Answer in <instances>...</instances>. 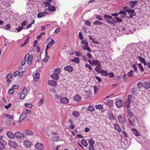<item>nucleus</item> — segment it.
Returning <instances> with one entry per match:
<instances>
[{"label":"nucleus","mask_w":150,"mask_h":150,"mask_svg":"<svg viewBox=\"0 0 150 150\" xmlns=\"http://www.w3.org/2000/svg\"><path fill=\"white\" fill-rule=\"evenodd\" d=\"M44 99L43 98L41 99L38 104V106H40L42 105Z\"/></svg>","instance_id":"ea45409f"},{"label":"nucleus","mask_w":150,"mask_h":150,"mask_svg":"<svg viewBox=\"0 0 150 150\" xmlns=\"http://www.w3.org/2000/svg\"><path fill=\"white\" fill-rule=\"evenodd\" d=\"M45 34V33L44 32L41 33L40 34L38 35L37 37L38 39H40L42 36V35H44Z\"/></svg>","instance_id":"e2e57ef3"},{"label":"nucleus","mask_w":150,"mask_h":150,"mask_svg":"<svg viewBox=\"0 0 150 150\" xmlns=\"http://www.w3.org/2000/svg\"><path fill=\"white\" fill-rule=\"evenodd\" d=\"M129 122L130 124L131 125H133L134 124V122L133 121L131 120V118L129 117L128 119Z\"/></svg>","instance_id":"0e129e2a"},{"label":"nucleus","mask_w":150,"mask_h":150,"mask_svg":"<svg viewBox=\"0 0 150 150\" xmlns=\"http://www.w3.org/2000/svg\"><path fill=\"white\" fill-rule=\"evenodd\" d=\"M136 64L137 65L139 70L143 72L144 71V69L141 63L137 64L136 63Z\"/></svg>","instance_id":"c756f323"},{"label":"nucleus","mask_w":150,"mask_h":150,"mask_svg":"<svg viewBox=\"0 0 150 150\" xmlns=\"http://www.w3.org/2000/svg\"><path fill=\"white\" fill-rule=\"evenodd\" d=\"M64 70L69 72H72L73 70V67L71 66H67L64 67Z\"/></svg>","instance_id":"9b49d317"},{"label":"nucleus","mask_w":150,"mask_h":150,"mask_svg":"<svg viewBox=\"0 0 150 150\" xmlns=\"http://www.w3.org/2000/svg\"><path fill=\"white\" fill-rule=\"evenodd\" d=\"M85 67L88 68L90 70H92V68L91 67V65L88 64H86L85 65Z\"/></svg>","instance_id":"4d7b16f0"},{"label":"nucleus","mask_w":150,"mask_h":150,"mask_svg":"<svg viewBox=\"0 0 150 150\" xmlns=\"http://www.w3.org/2000/svg\"><path fill=\"white\" fill-rule=\"evenodd\" d=\"M61 71V70L59 68L55 69L54 71V74H56L59 75Z\"/></svg>","instance_id":"b1692460"},{"label":"nucleus","mask_w":150,"mask_h":150,"mask_svg":"<svg viewBox=\"0 0 150 150\" xmlns=\"http://www.w3.org/2000/svg\"><path fill=\"white\" fill-rule=\"evenodd\" d=\"M81 142L82 144L85 147H86L88 145V144L86 141L84 139L81 140Z\"/></svg>","instance_id":"473e14b6"},{"label":"nucleus","mask_w":150,"mask_h":150,"mask_svg":"<svg viewBox=\"0 0 150 150\" xmlns=\"http://www.w3.org/2000/svg\"><path fill=\"white\" fill-rule=\"evenodd\" d=\"M87 110L90 112H93L94 111L95 108L92 105H90L87 108Z\"/></svg>","instance_id":"4be33fe9"},{"label":"nucleus","mask_w":150,"mask_h":150,"mask_svg":"<svg viewBox=\"0 0 150 150\" xmlns=\"http://www.w3.org/2000/svg\"><path fill=\"white\" fill-rule=\"evenodd\" d=\"M52 41L49 42L48 44L49 45V47H50V46L52 45L55 43V41L52 39H51Z\"/></svg>","instance_id":"3c124183"},{"label":"nucleus","mask_w":150,"mask_h":150,"mask_svg":"<svg viewBox=\"0 0 150 150\" xmlns=\"http://www.w3.org/2000/svg\"><path fill=\"white\" fill-rule=\"evenodd\" d=\"M25 107L26 108L27 107L31 108L33 107L32 105L30 103H25Z\"/></svg>","instance_id":"680f3d73"},{"label":"nucleus","mask_w":150,"mask_h":150,"mask_svg":"<svg viewBox=\"0 0 150 150\" xmlns=\"http://www.w3.org/2000/svg\"><path fill=\"white\" fill-rule=\"evenodd\" d=\"M19 72L18 71H16L13 74V75L14 77H16L18 75H19Z\"/></svg>","instance_id":"338daca9"},{"label":"nucleus","mask_w":150,"mask_h":150,"mask_svg":"<svg viewBox=\"0 0 150 150\" xmlns=\"http://www.w3.org/2000/svg\"><path fill=\"white\" fill-rule=\"evenodd\" d=\"M88 143L90 145L89 146H93L94 142L92 139H91L88 141Z\"/></svg>","instance_id":"e433bc0d"},{"label":"nucleus","mask_w":150,"mask_h":150,"mask_svg":"<svg viewBox=\"0 0 150 150\" xmlns=\"http://www.w3.org/2000/svg\"><path fill=\"white\" fill-rule=\"evenodd\" d=\"M127 117L129 118V117L131 118L133 116L132 113L131 112L130 110L129 109L127 110Z\"/></svg>","instance_id":"2f4dec72"},{"label":"nucleus","mask_w":150,"mask_h":150,"mask_svg":"<svg viewBox=\"0 0 150 150\" xmlns=\"http://www.w3.org/2000/svg\"><path fill=\"white\" fill-rule=\"evenodd\" d=\"M89 38L93 43H98V42L95 40V39L93 38L91 36H89Z\"/></svg>","instance_id":"052dcab7"},{"label":"nucleus","mask_w":150,"mask_h":150,"mask_svg":"<svg viewBox=\"0 0 150 150\" xmlns=\"http://www.w3.org/2000/svg\"><path fill=\"white\" fill-rule=\"evenodd\" d=\"M69 99L67 97H64L60 99V102L61 103L66 104L69 102Z\"/></svg>","instance_id":"f8f14e48"},{"label":"nucleus","mask_w":150,"mask_h":150,"mask_svg":"<svg viewBox=\"0 0 150 150\" xmlns=\"http://www.w3.org/2000/svg\"><path fill=\"white\" fill-rule=\"evenodd\" d=\"M24 133L26 136H29L30 135H33V133L31 130L26 129L24 131Z\"/></svg>","instance_id":"4468645a"},{"label":"nucleus","mask_w":150,"mask_h":150,"mask_svg":"<svg viewBox=\"0 0 150 150\" xmlns=\"http://www.w3.org/2000/svg\"><path fill=\"white\" fill-rule=\"evenodd\" d=\"M79 39L81 40H82L83 39V37L82 33L80 32L79 33Z\"/></svg>","instance_id":"6e6d98bb"},{"label":"nucleus","mask_w":150,"mask_h":150,"mask_svg":"<svg viewBox=\"0 0 150 150\" xmlns=\"http://www.w3.org/2000/svg\"><path fill=\"white\" fill-rule=\"evenodd\" d=\"M24 146L26 147H30L32 143L29 141L28 140H24L23 142Z\"/></svg>","instance_id":"1a4fd4ad"},{"label":"nucleus","mask_w":150,"mask_h":150,"mask_svg":"<svg viewBox=\"0 0 150 150\" xmlns=\"http://www.w3.org/2000/svg\"><path fill=\"white\" fill-rule=\"evenodd\" d=\"M100 67H96L95 69V70L98 73H100L101 71H100Z\"/></svg>","instance_id":"49530a36"},{"label":"nucleus","mask_w":150,"mask_h":150,"mask_svg":"<svg viewBox=\"0 0 150 150\" xmlns=\"http://www.w3.org/2000/svg\"><path fill=\"white\" fill-rule=\"evenodd\" d=\"M19 139L22 140L24 139L25 136L24 134L19 131H17L15 133V137Z\"/></svg>","instance_id":"f257e3e1"},{"label":"nucleus","mask_w":150,"mask_h":150,"mask_svg":"<svg viewBox=\"0 0 150 150\" xmlns=\"http://www.w3.org/2000/svg\"><path fill=\"white\" fill-rule=\"evenodd\" d=\"M48 10L50 11L53 12L56 11V8L54 6L50 5L48 7Z\"/></svg>","instance_id":"6ab92c4d"},{"label":"nucleus","mask_w":150,"mask_h":150,"mask_svg":"<svg viewBox=\"0 0 150 150\" xmlns=\"http://www.w3.org/2000/svg\"><path fill=\"white\" fill-rule=\"evenodd\" d=\"M48 83L50 85L53 86H56L57 84V81L53 80L49 81Z\"/></svg>","instance_id":"ddd939ff"},{"label":"nucleus","mask_w":150,"mask_h":150,"mask_svg":"<svg viewBox=\"0 0 150 150\" xmlns=\"http://www.w3.org/2000/svg\"><path fill=\"white\" fill-rule=\"evenodd\" d=\"M81 43L84 44V45L88 46V43L86 40H82L81 42Z\"/></svg>","instance_id":"a18cd8bd"},{"label":"nucleus","mask_w":150,"mask_h":150,"mask_svg":"<svg viewBox=\"0 0 150 150\" xmlns=\"http://www.w3.org/2000/svg\"><path fill=\"white\" fill-rule=\"evenodd\" d=\"M80 113L79 112L76 111H73L72 112V115L73 116L76 117L79 116L80 115Z\"/></svg>","instance_id":"5701e85b"},{"label":"nucleus","mask_w":150,"mask_h":150,"mask_svg":"<svg viewBox=\"0 0 150 150\" xmlns=\"http://www.w3.org/2000/svg\"><path fill=\"white\" fill-rule=\"evenodd\" d=\"M119 122L121 124H125L126 121L125 116L123 114H120L117 117Z\"/></svg>","instance_id":"f03ea898"},{"label":"nucleus","mask_w":150,"mask_h":150,"mask_svg":"<svg viewBox=\"0 0 150 150\" xmlns=\"http://www.w3.org/2000/svg\"><path fill=\"white\" fill-rule=\"evenodd\" d=\"M108 116L109 117V118L111 120H114L115 119V117L114 116V115L111 114H110L108 115Z\"/></svg>","instance_id":"de8ad7c7"},{"label":"nucleus","mask_w":150,"mask_h":150,"mask_svg":"<svg viewBox=\"0 0 150 150\" xmlns=\"http://www.w3.org/2000/svg\"><path fill=\"white\" fill-rule=\"evenodd\" d=\"M81 97L79 95H76L74 97V100L77 102H79L81 100Z\"/></svg>","instance_id":"2eb2a0df"},{"label":"nucleus","mask_w":150,"mask_h":150,"mask_svg":"<svg viewBox=\"0 0 150 150\" xmlns=\"http://www.w3.org/2000/svg\"><path fill=\"white\" fill-rule=\"evenodd\" d=\"M115 104L117 107L120 108L123 106L124 102L122 100L119 99L116 101Z\"/></svg>","instance_id":"20e7f679"},{"label":"nucleus","mask_w":150,"mask_h":150,"mask_svg":"<svg viewBox=\"0 0 150 150\" xmlns=\"http://www.w3.org/2000/svg\"><path fill=\"white\" fill-rule=\"evenodd\" d=\"M23 29V27L19 26L18 28H17L16 30L18 32H20L22 29Z\"/></svg>","instance_id":"774afa93"},{"label":"nucleus","mask_w":150,"mask_h":150,"mask_svg":"<svg viewBox=\"0 0 150 150\" xmlns=\"http://www.w3.org/2000/svg\"><path fill=\"white\" fill-rule=\"evenodd\" d=\"M132 131L133 134L136 136H138L140 135V134L139 133L138 131L135 129H132Z\"/></svg>","instance_id":"c85d7f7f"},{"label":"nucleus","mask_w":150,"mask_h":150,"mask_svg":"<svg viewBox=\"0 0 150 150\" xmlns=\"http://www.w3.org/2000/svg\"><path fill=\"white\" fill-rule=\"evenodd\" d=\"M96 17L98 20L100 21H102L103 20V18L101 16L99 15H96Z\"/></svg>","instance_id":"13d9d810"},{"label":"nucleus","mask_w":150,"mask_h":150,"mask_svg":"<svg viewBox=\"0 0 150 150\" xmlns=\"http://www.w3.org/2000/svg\"><path fill=\"white\" fill-rule=\"evenodd\" d=\"M8 144L10 146L14 148H16L18 146L17 144L15 141L11 140H9Z\"/></svg>","instance_id":"423d86ee"},{"label":"nucleus","mask_w":150,"mask_h":150,"mask_svg":"<svg viewBox=\"0 0 150 150\" xmlns=\"http://www.w3.org/2000/svg\"><path fill=\"white\" fill-rule=\"evenodd\" d=\"M33 76L34 81H37L38 80V79L39 78V74L38 73H36L35 74V75Z\"/></svg>","instance_id":"a878e982"},{"label":"nucleus","mask_w":150,"mask_h":150,"mask_svg":"<svg viewBox=\"0 0 150 150\" xmlns=\"http://www.w3.org/2000/svg\"><path fill=\"white\" fill-rule=\"evenodd\" d=\"M100 73L103 76H107L109 74V73L106 71L104 70H102Z\"/></svg>","instance_id":"cd10ccee"},{"label":"nucleus","mask_w":150,"mask_h":150,"mask_svg":"<svg viewBox=\"0 0 150 150\" xmlns=\"http://www.w3.org/2000/svg\"><path fill=\"white\" fill-rule=\"evenodd\" d=\"M137 89L136 88H134L132 89V92L133 95H135L137 92Z\"/></svg>","instance_id":"c03bdc74"},{"label":"nucleus","mask_w":150,"mask_h":150,"mask_svg":"<svg viewBox=\"0 0 150 150\" xmlns=\"http://www.w3.org/2000/svg\"><path fill=\"white\" fill-rule=\"evenodd\" d=\"M114 127L115 129L118 132H120L121 131V128L118 124L117 123L115 124H114Z\"/></svg>","instance_id":"f3484780"},{"label":"nucleus","mask_w":150,"mask_h":150,"mask_svg":"<svg viewBox=\"0 0 150 150\" xmlns=\"http://www.w3.org/2000/svg\"><path fill=\"white\" fill-rule=\"evenodd\" d=\"M131 102H129V101H127L125 102V107L127 108H129L130 106V103Z\"/></svg>","instance_id":"bf43d9fd"},{"label":"nucleus","mask_w":150,"mask_h":150,"mask_svg":"<svg viewBox=\"0 0 150 150\" xmlns=\"http://www.w3.org/2000/svg\"><path fill=\"white\" fill-rule=\"evenodd\" d=\"M132 67L134 69V71L136 72H137V66L135 64L132 65Z\"/></svg>","instance_id":"8fccbe9b"},{"label":"nucleus","mask_w":150,"mask_h":150,"mask_svg":"<svg viewBox=\"0 0 150 150\" xmlns=\"http://www.w3.org/2000/svg\"><path fill=\"white\" fill-rule=\"evenodd\" d=\"M144 87L147 89L150 88V83L148 81H145L144 83Z\"/></svg>","instance_id":"dca6fc26"},{"label":"nucleus","mask_w":150,"mask_h":150,"mask_svg":"<svg viewBox=\"0 0 150 150\" xmlns=\"http://www.w3.org/2000/svg\"><path fill=\"white\" fill-rule=\"evenodd\" d=\"M43 5H44L46 7H49L51 5V4L50 2H48L47 1H45L43 3Z\"/></svg>","instance_id":"37998d69"},{"label":"nucleus","mask_w":150,"mask_h":150,"mask_svg":"<svg viewBox=\"0 0 150 150\" xmlns=\"http://www.w3.org/2000/svg\"><path fill=\"white\" fill-rule=\"evenodd\" d=\"M134 71L133 70H131L129 72H128L127 74V75L128 77H132L133 75Z\"/></svg>","instance_id":"58836bf2"},{"label":"nucleus","mask_w":150,"mask_h":150,"mask_svg":"<svg viewBox=\"0 0 150 150\" xmlns=\"http://www.w3.org/2000/svg\"><path fill=\"white\" fill-rule=\"evenodd\" d=\"M33 59V56L32 55H30L29 54L28 56V58L27 60V64L28 65H30L31 63V61Z\"/></svg>","instance_id":"a211bd4d"},{"label":"nucleus","mask_w":150,"mask_h":150,"mask_svg":"<svg viewBox=\"0 0 150 150\" xmlns=\"http://www.w3.org/2000/svg\"><path fill=\"white\" fill-rule=\"evenodd\" d=\"M138 88H142V86L144 87V83L143 82L139 81L137 84Z\"/></svg>","instance_id":"72a5a7b5"},{"label":"nucleus","mask_w":150,"mask_h":150,"mask_svg":"<svg viewBox=\"0 0 150 150\" xmlns=\"http://www.w3.org/2000/svg\"><path fill=\"white\" fill-rule=\"evenodd\" d=\"M113 100L112 99L108 100L107 101V104L110 107H112L113 106Z\"/></svg>","instance_id":"7c9ffc66"},{"label":"nucleus","mask_w":150,"mask_h":150,"mask_svg":"<svg viewBox=\"0 0 150 150\" xmlns=\"http://www.w3.org/2000/svg\"><path fill=\"white\" fill-rule=\"evenodd\" d=\"M11 25L9 23L6 25H5V27L4 28V29L5 30H8L10 28Z\"/></svg>","instance_id":"09e8293b"},{"label":"nucleus","mask_w":150,"mask_h":150,"mask_svg":"<svg viewBox=\"0 0 150 150\" xmlns=\"http://www.w3.org/2000/svg\"><path fill=\"white\" fill-rule=\"evenodd\" d=\"M71 61L73 62H76L77 63H79L80 62L79 59L78 57H75Z\"/></svg>","instance_id":"f704fd0d"},{"label":"nucleus","mask_w":150,"mask_h":150,"mask_svg":"<svg viewBox=\"0 0 150 150\" xmlns=\"http://www.w3.org/2000/svg\"><path fill=\"white\" fill-rule=\"evenodd\" d=\"M6 134L8 137L10 139H13L15 138V134H13L10 131H7L6 132Z\"/></svg>","instance_id":"6e6552de"},{"label":"nucleus","mask_w":150,"mask_h":150,"mask_svg":"<svg viewBox=\"0 0 150 150\" xmlns=\"http://www.w3.org/2000/svg\"><path fill=\"white\" fill-rule=\"evenodd\" d=\"M132 97H133V96L132 95H129L127 97V101H129V102L130 101V102H131L132 100Z\"/></svg>","instance_id":"864d4df0"},{"label":"nucleus","mask_w":150,"mask_h":150,"mask_svg":"<svg viewBox=\"0 0 150 150\" xmlns=\"http://www.w3.org/2000/svg\"><path fill=\"white\" fill-rule=\"evenodd\" d=\"M12 76V73H10L6 76V79H10L11 78Z\"/></svg>","instance_id":"603ef678"},{"label":"nucleus","mask_w":150,"mask_h":150,"mask_svg":"<svg viewBox=\"0 0 150 150\" xmlns=\"http://www.w3.org/2000/svg\"><path fill=\"white\" fill-rule=\"evenodd\" d=\"M51 77L52 79L56 80H58L59 78V75L56 74H54L51 75Z\"/></svg>","instance_id":"412c9836"},{"label":"nucleus","mask_w":150,"mask_h":150,"mask_svg":"<svg viewBox=\"0 0 150 150\" xmlns=\"http://www.w3.org/2000/svg\"><path fill=\"white\" fill-rule=\"evenodd\" d=\"M128 13H131L133 16H135L136 15V14L135 13L134 10L133 9H130Z\"/></svg>","instance_id":"79ce46f5"},{"label":"nucleus","mask_w":150,"mask_h":150,"mask_svg":"<svg viewBox=\"0 0 150 150\" xmlns=\"http://www.w3.org/2000/svg\"><path fill=\"white\" fill-rule=\"evenodd\" d=\"M138 2L136 1H131L129 2V4L131 8H133L134 7L135 5L137 4Z\"/></svg>","instance_id":"393cba45"},{"label":"nucleus","mask_w":150,"mask_h":150,"mask_svg":"<svg viewBox=\"0 0 150 150\" xmlns=\"http://www.w3.org/2000/svg\"><path fill=\"white\" fill-rule=\"evenodd\" d=\"M130 8H129V7H128V6H125L123 8L124 11H125L127 12H128L129 11V10H130Z\"/></svg>","instance_id":"5fc2aeb1"},{"label":"nucleus","mask_w":150,"mask_h":150,"mask_svg":"<svg viewBox=\"0 0 150 150\" xmlns=\"http://www.w3.org/2000/svg\"><path fill=\"white\" fill-rule=\"evenodd\" d=\"M45 13L42 12H39L38 14L37 17L38 18H40L44 16H45Z\"/></svg>","instance_id":"bb28decb"},{"label":"nucleus","mask_w":150,"mask_h":150,"mask_svg":"<svg viewBox=\"0 0 150 150\" xmlns=\"http://www.w3.org/2000/svg\"><path fill=\"white\" fill-rule=\"evenodd\" d=\"M27 117V115L25 112H23L21 115L19 120L21 122L23 120L25 119Z\"/></svg>","instance_id":"9d476101"},{"label":"nucleus","mask_w":150,"mask_h":150,"mask_svg":"<svg viewBox=\"0 0 150 150\" xmlns=\"http://www.w3.org/2000/svg\"><path fill=\"white\" fill-rule=\"evenodd\" d=\"M28 91L25 88H24L20 93V98L21 99H23L25 98V96L27 95Z\"/></svg>","instance_id":"7ed1b4c3"},{"label":"nucleus","mask_w":150,"mask_h":150,"mask_svg":"<svg viewBox=\"0 0 150 150\" xmlns=\"http://www.w3.org/2000/svg\"><path fill=\"white\" fill-rule=\"evenodd\" d=\"M93 25H103L102 23L100 22L99 21H94L93 23Z\"/></svg>","instance_id":"a19ab883"},{"label":"nucleus","mask_w":150,"mask_h":150,"mask_svg":"<svg viewBox=\"0 0 150 150\" xmlns=\"http://www.w3.org/2000/svg\"><path fill=\"white\" fill-rule=\"evenodd\" d=\"M115 18L116 21H115L114 20H113V21H114L115 23H117L118 22H121L122 21V20L119 17H115Z\"/></svg>","instance_id":"c9c22d12"},{"label":"nucleus","mask_w":150,"mask_h":150,"mask_svg":"<svg viewBox=\"0 0 150 150\" xmlns=\"http://www.w3.org/2000/svg\"><path fill=\"white\" fill-rule=\"evenodd\" d=\"M27 22L26 21H23L22 23H21V26L23 27L25 26V25H27Z\"/></svg>","instance_id":"69168bd1"},{"label":"nucleus","mask_w":150,"mask_h":150,"mask_svg":"<svg viewBox=\"0 0 150 150\" xmlns=\"http://www.w3.org/2000/svg\"><path fill=\"white\" fill-rule=\"evenodd\" d=\"M93 65H96L98 67H100L101 66L99 61L97 60H93Z\"/></svg>","instance_id":"aec40b11"},{"label":"nucleus","mask_w":150,"mask_h":150,"mask_svg":"<svg viewBox=\"0 0 150 150\" xmlns=\"http://www.w3.org/2000/svg\"><path fill=\"white\" fill-rule=\"evenodd\" d=\"M35 147L38 150H42L43 149L44 146L42 144L38 143L35 145Z\"/></svg>","instance_id":"0eeeda50"},{"label":"nucleus","mask_w":150,"mask_h":150,"mask_svg":"<svg viewBox=\"0 0 150 150\" xmlns=\"http://www.w3.org/2000/svg\"><path fill=\"white\" fill-rule=\"evenodd\" d=\"M95 108L97 109L101 110L103 108V106L101 104L96 105L95 106Z\"/></svg>","instance_id":"4c0bfd02"},{"label":"nucleus","mask_w":150,"mask_h":150,"mask_svg":"<svg viewBox=\"0 0 150 150\" xmlns=\"http://www.w3.org/2000/svg\"><path fill=\"white\" fill-rule=\"evenodd\" d=\"M104 17L106 21L109 23H111L112 21H113L112 17L109 15L105 14L104 16Z\"/></svg>","instance_id":"39448f33"}]
</instances>
